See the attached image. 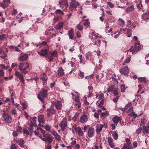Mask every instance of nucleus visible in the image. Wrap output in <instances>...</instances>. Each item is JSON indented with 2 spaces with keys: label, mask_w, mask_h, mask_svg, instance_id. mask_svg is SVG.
Listing matches in <instances>:
<instances>
[{
  "label": "nucleus",
  "mask_w": 149,
  "mask_h": 149,
  "mask_svg": "<svg viewBox=\"0 0 149 149\" xmlns=\"http://www.w3.org/2000/svg\"><path fill=\"white\" fill-rule=\"evenodd\" d=\"M29 65L30 64L28 62L20 63L18 65V68L22 73L26 74L27 72L25 70L29 67Z\"/></svg>",
  "instance_id": "obj_1"
},
{
  "label": "nucleus",
  "mask_w": 149,
  "mask_h": 149,
  "mask_svg": "<svg viewBox=\"0 0 149 149\" xmlns=\"http://www.w3.org/2000/svg\"><path fill=\"white\" fill-rule=\"evenodd\" d=\"M47 90L42 88V91L38 94V98L43 103L44 102L43 98L47 96Z\"/></svg>",
  "instance_id": "obj_2"
},
{
  "label": "nucleus",
  "mask_w": 149,
  "mask_h": 149,
  "mask_svg": "<svg viewBox=\"0 0 149 149\" xmlns=\"http://www.w3.org/2000/svg\"><path fill=\"white\" fill-rule=\"evenodd\" d=\"M141 47V46L140 45V43L139 42H137L135 43L134 45L132 46L129 50L133 54L135 53L136 52H137L139 51Z\"/></svg>",
  "instance_id": "obj_3"
},
{
  "label": "nucleus",
  "mask_w": 149,
  "mask_h": 149,
  "mask_svg": "<svg viewBox=\"0 0 149 149\" xmlns=\"http://www.w3.org/2000/svg\"><path fill=\"white\" fill-rule=\"evenodd\" d=\"M70 2V6L69 7V9L70 11H72L76 8L77 6L79 5V3L75 0H69Z\"/></svg>",
  "instance_id": "obj_4"
},
{
  "label": "nucleus",
  "mask_w": 149,
  "mask_h": 149,
  "mask_svg": "<svg viewBox=\"0 0 149 149\" xmlns=\"http://www.w3.org/2000/svg\"><path fill=\"white\" fill-rule=\"evenodd\" d=\"M43 137L44 138H42L41 136H39V137L41 139L44 141L48 143H52L53 140L50 134H47L46 135H44Z\"/></svg>",
  "instance_id": "obj_5"
},
{
  "label": "nucleus",
  "mask_w": 149,
  "mask_h": 149,
  "mask_svg": "<svg viewBox=\"0 0 149 149\" xmlns=\"http://www.w3.org/2000/svg\"><path fill=\"white\" fill-rule=\"evenodd\" d=\"M47 116L48 117L52 116L53 114H54L56 110L54 109L53 104L51 105L49 109L47 110Z\"/></svg>",
  "instance_id": "obj_6"
},
{
  "label": "nucleus",
  "mask_w": 149,
  "mask_h": 149,
  "mask_svg": "<svg viewBox=\"0 0 149 149\" xmlns=\"http://www.w3.org/2000/svg\"><path fill=\"white\" fill-rule=\"evenodd\" d=\"M3 116L5 122L8 123L11 122L12 121L11 117L10 116L7 114L4 111V113H3Z\"/></svg>",
  "instance_id": "obj_7"
},
{
  "label": "nucleus",
  "mask_w": 149,
  "mask_h": 149,
  "mask_svg": "<svg viewBox=\"0 0 149 149\" xmlns=\"http://www.w3.org/2000/svg\"><path fill=\"white\" fill-rule=\"evenodd\" d=\"M59 126L60 127L61 130L62 131H63L67 127V122L65 118H64L60 123Z\"/></svg>",
  "instance_id": "obj_8"
},
{
  "label": "nucleus",
  "mask_w": 149,
  "mask_h": 149,
  "mask_svg": "<svg viewBox=\"0 0 149 149\" xmlns=\"http://www.w3.org/2000/svg\"><path fill=\"white\" fill-rule=\"evenodd\" d=\"M49 53V51L46 49H42L38 52L40 56H45L46 57H47Z\"/></svg>",
  "instance_id": "obj_9"
},
{
  "label": "nucleus",
  "mask_w": 149,
  "mask_h": 149,
  "mask_svg": "<svg viewBox=\"0 0 149 149\" xmlns=\"http://www.w3.org/2000/svg\"><path fill=\"white\" fill-rule=\"evenodd\" d=\"M129 71L128 67L127 66H125L124 68L120 69L119 70V72L120 73L125 75L129 73Z\"/></svg>",
  "instance_id": "obj_10"
},
{
  "label": "nucleus",
  "mask_w": 149,
  "mask_h": 149,
  "mask_svg": "<svg viewBox=\"0 0 149 149\" xmlns=\"http://www.w3.org/2000/svg\"><path fill=\"white\" fill-rule=\"evenodd\" d=\"M15 75L19 78V79L23 84H24V80L22 74H20L19 72L17 71L15 72Z\"/></svg>",
  "instance_id": "obj_11"
},
{
  "label": "nucleus",
  "mask_w": 149,
  "mask_h": 149,
  "mask_svg": "<svg viewBox=\"0 0 149 149\" xmlns=\"http://www.w3.org/2000/svg\"><path fill=\"white\" fill-rule=\"evenodd\" d=\"M94 134V128L92 127H90L89 128L88 135L89 137H92Z\"/></svg>",
  "instance_id": "obj_12"
},
{
  "label": "nucleus",
  "mask_w": 149,
  "mask_h": 149,
  "mask_svg": "<svg viewBox=\"0 0 149 149\" xmlns=\"http://www.w3.org/2000/svg\"><path fill=\"white\" fill-rule=\"evenodd\" d=\"M59 4L60 5V7L62 6H66L65 8L67 9L68 6V2L66 0H61L59 1Z\"/></svg>",
  "instance_id": "obj_13"
},
{
  "label": "nucleus",
  "mask_w": 149,
  "mask_h": 149,
  "mask_svg": "<svg viewBox=\"0 0 149 149\" xmlns=\"http://www.w3.org/2000/svg\"><path fill=\"white\" fill-rule=\"evenodd\" d=\"M52 134L55 137L56 139L58 141H60L61 139L60 136L57 134V132L54 130L51 132Z\"/></svg>",
  "instance_id": "obj_14"
},
{
  "label": "nucleus",
  "mask_w": 149,
  "mask_h": 149,
  "mask_svg": "<svg viewBox=\"0 0 149 149\" xmlns=\"http://www.w3.org/2000/svg\"><path fill=\"white\" fill-rule=\"evenodd\" d=\"M55 107L58 110L61 109L62 107V104L61 102L60 101H58L54 103Z\"/></svg>",
  "instance_id": "obj_15"
},
{
  "label": "nucleus",
  "mask_w": 149,
  "mask_h": 149,
  "mask_svg": "<svg viewBox=\"0 0 149 149\" xmlns=\"http://www.w3.org/2000/svg\"><path fill=\"white\" fill-rule=\"evenodd\" d=\"M10 3V0H4L3 3L2 7L3 8H6L8 6Z\"/></svg>",
  "instance_id": "obj_16"
},
{
  "label": "nucleus",
  "mask_w": 149,
  "mask_h": 149,
  "mask_svg": "<svg viewBox=\"0 0 149 149\" xmlns=\"http://www.w3.org/2000/svg\"><path fill=\"white\" fill-rule=\"evenodd\" d=\"M57 74L59 77H60L64 74V70L61 67H60L58 69Z\"/></svg>",
  "instance_id": "obj_17"
},
{
  "label": "nucleus",
  "mask_w": 149,
  "mask_h": 149,
  "mask_svg": "<svg viewBox=\"0 0 149 149\" xmlns=\"http://www.w3.org/2000/svg\"><path fill=\"white\" fill-rule=\"evenodd\" d=\"M113 120V122L117 125V123L119 122L120 121L121 119L120 117H118L117 116H116L112 119Z\"/></svg>",
  "instance_id": "obj_18"
},
{
  "label": "nucleus",
  "mask_w": 149,
  "mask_h": 149,
  "mask_svg": "<svg viewBox=\"0 0 149 149\" xmlns=\"http://www.w3.org/2000/svg\"><path fill=\"white\" fill-rule=\"evenodd\" d=\"M149 130V125L146 126L145 125H144L143 127V132L144 134L148 133V131Z\"/></svg>",
  "instance_id": "obj_19"
},
{
  "label": "nucleus",
  "mask_w": 149,
  "mask_h": 149,
  "mask_svg": "<svg viewBox=\"0 0 149 149\" xmlns=\"http://www.w3.org/2000/svg\"><path fill=\"white\" fill-rule=\"evenodd\" d=\"M28 57L27 54H24L20 56L18 60L19 61H21L26 60Z\"/></svg>",
  "instance_id": "obj_20"
},
{
  "label": "nucleus",
  "mask_w": 149,
  "mask_h": 149,
  "mask_svg": "<svg viewBox=\"0 0 149 149\" xmlns=\"http://www.w3.org/2000/svg\"><path fill=\"white\" fill-rule=\"evenodd\" d=\"M75 130L76 132L78 133L79 135L81 136L83 135L84 134L81 128L79 127H77L75 128Z\"/></svg>",
  "instance_id": "obj_21"
},
{
  "label": "nucleus",
  "mask_w": 149,
  "mask_h": 149,
  "mask_svg": "<svg viewBox=\"0 0 149 149\" xmlns=\"http://www.w3.org/2000/svg\"><path fill=\"white\" fill-rule=\"evenodd\" d=\"M88 120L87 117L86 115H84L82 116L80 119V121L82 123H85Z\"/></svg>",
  "instance_id": "obj_22"
},
{
  "label": "nucleus",
  "mask_w": 149,
  "mask_h": 149,
  "mask_svg": "<svg viewBox=\"0 0 149 149\" xmlns=\"http://www.w3.org/2000/svg\"><path fill=\"white\" fill-rule=\"evenodd\" d=\"M68 35L69 38L70 39H73L74 38V32L73 29H71L68 31Z\"/></svg>",
  "instance_id": "obj_23"
},
{
  "label": "nucleus",
  "mask_w": 149,
  "mask_h": 149,
  "mask_svg": "<svg viewBox=\"0 0 149 149\" xmlns=\"http://www.w3.org/2000/svg\"><path fill=\"white\" fill-rule=\"evenodd\" d=\"M38 121L39 123H44L45 120L44 119V116L42 115L39 116L38 117Z\"/></svg>",
  "instance_id": "obj_24"
},
{
  "label": "nucleus",
  "mask_w": 149,
  "mask_h": 149,
  "mask_svg": "<svg viewBox=\"0 0 149 149\" xmlns=\"http://www.w3.org/2000/svg\"><path fill=\"white\" fill-rule=\"evenodd\" d=\"M47 57L49 59V61L51 62L53 60L54 56L51 53V52L49 51V53H48Z\"/></svg>",
  "instance_id": "obj_25"
},
{
  "label": "nucleus",
  "mask_w": 149,
  "mask_h": 149,
  "mask_svg": "<svg viewBox=\"0 0 149 149\" xmlns=\"http://www.w3.org/2000/svg\"><path fill=\"white\" fill-rule=\"evenodd\" d=\"M16 142L18 143L20 147L24 148V141L23 140H19L18 141H16Z\"/></svg>",
  "instance_id": "obj_26"
},
{
  "label": "nucleus",
  "mask_w": 149,
  "mask_h": 149,
  "mask_svg": "<svg viewBox=\"0 0 149 149\" xmlns=\"http://www.w3.org/2000/svg\"><path fill=\"white\" fill-rule=\"evenodd\" d=\"M103 127L102 125H100L97 126H96V132L97 133H99L101 132L102 130V128Z\"/></svg>",
  "instance_id": "obj_27"
},
{
  "label": "nucleus",
  "mask_w": 149,
  "mask_h": 149,
  "mask_svg": "<svg viewBox=\"0 0 149 149\" xmlns=\"http://www.w3.org/2000/svg\"><path fill=\"white\" fill-rule=\"evenodd\" d=\"M142 18L144 20H147V19H149V14L145 13H144L142 16Z\"/></svg>",
  "instance_id": "obj_28"
},
{
  "label": "nucleus",
  "mask_w": 149,
  "mask_h": 149,
  "mask_svg": "<svg viewBox=\"0 0 149 149\" xmlns=\"http://www.w3.org/2000/svg\"><path fill=\"white\" fill-rule=\"evenodd\" d=\"M139 82H144L146 83L147 81L146 80V77H139L138 78Z\"/></svg>",
  "instance_id": "obj_29"
},
{
  "label": "nucleus",
  "mask_w": 149,
  "mask_h": 149,
  "mask_svg": "<svg viewBox=\"0 0 149 149\" xmlns=\"http://www.w3.org/2000/svg\"><path fill=\"white\" fill-rule=\"evenodd\" d=\"M33 125H34L33 124H32L31 123V124L30 125V126L29 128V132L30 133V136H31L32 135L33 132Z\"/></svg>",
  "instance_id": "obj_30"
},
{
  "label": "nucleus",
  "mask_w": 149,
  "mask_h": 149,
  "mask_svg": "<svg viewBox=\"0 0 149 149\" xmlns=\"http://www.w3.org/2000/svg\"><path fill=\"white\" fill-rule=\"evenodd\" d=\"M63 27V23H60L57 25L56 26H55V28L56 29H60Z\"/></svg>",
  "instance_id": "obj_31"
},
{
  "label": "nucleus",
  "mask_w": 149,
  "mask_h": 149,
  "mask_svg": "<svg viewBox=\"0 0 149 149\" xmlns=\"http://www.w3.org/2000/svg\"><path fill=\"white\" fill-rule=\"evenodd\" d=\"M113 136V139L115 140H117L118 138V135L116 133L115 131H114L113 132L112 134Z\"/></svg>",
  "instance_id": "obj_32"
},
{
  "label": "nucleus",
  "mask_w": 149,
  "mask_h": 149,
  "mask_svg": "<svg viewBox=\"0 0 149 149\" xmlns=\"http://www.w3.org/2000/svg\"><path fill=\"white\" fill-rule=\"evenodd\" d=\"M132 145L125 144L122 149H131Z\"/></svg>",
  "instance_id": "obj_33"
},
{
  "label": "nucleus",
  "mask_w": 149,
  "mask_h": 149,
  "mask_svg": "<svg viewBox=\"0 0 149 149\" xmlns=\"http://www.w3.org/2000/svg\"><path fill=\"white\" fill-rule=\"evenodd\" d=\"M36 117L34 116L32 118V120L31 121V123L33 124L34 126L35 127H37V125L36 124Z\"/></svg>",
  "instance_id": "obj_34"
},
{
  "label": "nucleus",
  "mask_w": 149,
  "mask_h": 149,
  "mask_svg": "<svg viewBox=\"0 0 149 149\" xmlns=\"http://www.w3.org/2000/svg\"><path fill=\"white\" fill-rule=\"evenodd\" d=\"M137 7L139 10H142L143 12H144L145 10L143 9V6L141 4V3L138 4L137 5Z\"/></svg>",
  "instance_id": "obj_35"
},
{
  "label": "nucleus",
  "mask_w": 149,
  "mask_h": 149,
  "mask_svg": "<svg viewBox=\"0 0 149 149\" xmlns=\"http://www.w3.org/2000/svg\"><path fill=\"white\" fill-rule=\"evenodd\" d=\"M134 9V6H131L127 7L126 10L127 12H128L129 11H132Z\"/></svg>",
  "instance_id": "obj_36"
},
{
  "label": "nucleus",
  "mask_w": 149,
  "mask_h": 149,
  "mask_svg": "<svg viewBox=\"0 0 149 149\" xmlns=\"http://www.w3.org/2000/svg\"><path fill=\"white\" fill-rule=\"evenodd\" d=\"M112 92L115 95H117L118 94V92L116 88H113Z\"/></svg>",
  "instance_id": "obj_37"
},
{
  "label": "nucleus",
  "mask_w": 149,
  "mask_h": 149,
  "mask_svg": "<svg viewBox=\"0 0 149 149\" xmlns=\"http://www.w3.org/2000/svg\"><path fill=\"white\" fill-rule=\"evenodd\" d=\"M121 91L122 92H124L125 90V85H121Z\"/></svg>",
  "instance_id": "obj_38"
},
{
  "label": "nucleus",
  "mask_w": 149,
  "mask_h": 149,
  "mask_svg": "<svg viewBox=\"0 0 149 149\" xmlns=\"http://www.w3.org/2000/svg\"><path fill=\"white\" fill-rule=\"evenodd\" d=\"M81 22H80V23L77 26V29L79 30H81L82 29L83 26H82L81 24Z\"/></svg>",
  "instance_id": "obj_39"
},
{
  "label": "nucleus",
  "mask_w": 149,
  "mask_h": 149,
  "mask_svg": "<svg viewBox=\"0 0 149 149\" xmlns=\"http://www.w3.org/2000/svg\"><path fill=\"white\" fill-rule=\"evenodd\" d=\"M56 13L61 14L63 15L64 14L63 13L60 9H57L56 11Z\"/></svg>",
  "instance_id": "obj_40"
},
{
  "label": "nucleus",
  "mask_w": 149,
  "mask_h": 149,
  "mask_svg": "<svg viewBox=\"0 0 149 149\" xmlns=\"http://www.w3.org/2000/svg\"><path fill=\"white\" fill-rule=\"evenodd\" d=\"M51 53L54 57H56L58 54L56 50H54L53 52H51Z\"/></svg>",
  "instance_id": "obj_41"
},
{
  "label": "nucleus",
  "mask_w": 149,
  "mask_h": 149,
  "mask_svg": "<svg viewBox=\"0 0 149 149\" xmlns=\"http://www.w3.org/2000/svg\"><path fill=\"white\" fill-rule=\"evenodd\" d=\"M85 22L83 23V25L84 26H87L90 24V22H88V19L85 20Z\"/></svg>",
  "instance_id": "obj_42"
},
{
  "label": "nucleus",
  "mask_w": 149,
  "mask_h": 149,
  "mask_svg": "<svg viewBox=\"0 0 149 149\" xmlns=\"http://www.w3.org/2000/svg\"><path fill=\"white\" fill-rule=\"evenodd\" d=\"M142 130V128L141 127H139L137 129L136 131V133L138 134H140Z\"/></svg>",
  "instance_id": "obj_43"
},
{
  "label": "nucleus",
  "mask_w": 149,
  "mask_h": 149,
  "mask_svg": "<svg viewBox=\"0 0 149 149\" xmlns=\"http://www.w3.org/2000/svg\"><path fill=\"white\" fill-rule=\"evenodd\" d=\"M109 115V113L107 111L105 112H104L102 113L101 114V116L102 117H103L105 116H106Z\"/></svg>",
  "instance_id": "obj_44"
},
{
  "label": "nucleus",
  "mask_w": 149,
  "mask_h": 149,
  "mask_svg": "<svg viewBox=\"0 0 149 149\" xmlns=\"http://www.w3.org/2000/svg\"><path fill=\"white\" fill-rule=\"evenodd\" d=\"M119 97V95H117L116 96V97L114 98V99L113 100V101L115 103H116L118 101V98Z\"/></svg>",
  "instance_id": "obj_45"
},
{
  "label": "nucleus",
  "mask_w": 149,
  "mask_h": 149,
  "mask_svg": "<svg viewBox=\"0 0 149 149\" xmlns=\"http://www.w3.org/2000/svg\"><path fill=\"white\" fill-rule=\"evenodd\" d=\"M24 133L26 134V135H30V133L28 130L26 129H24L23 130Z\"/></svg>",
  "instance_id": "obj_46"
},
{
  "label": "nucleus",
  "mask_w": 149,
  "mask_h": 149,
  "mask_svg": "<svg viewBox=\"0 0 149 149\" xmlns=\"http://www.w3.org/2000/svg\"><path fill=\"white\" fill-rule=\"evenodd\" d=\"M37 130H39L43 134V136L44 135H46V134H45V131L43 130L41 128L38 127L37 128Z\"/></svg>",
  "instance_id": "obj_47"
},
{
  "label": "nucleus",
  "mask_w": 149,
  "mask_h": 149,
  "mask_svg": "<svg viewBox=\"0 0 149 149\" xmlns=\"http://www.w3.org/2000/svg\"><path fill=\"white\" fill-rule=\"evenodd\" d=\"M130 61V57L127 58L123 63V65H125V63H128Z\"/></svg>",
  "instance_id": "obj_48"
},
{
  "label": "nucleus",
  "mask_w": 149,
  "mask_h": 149,
  "mask_svg": "<svg viewBox=\"0 0 149 149\" xmlns=\"http://www.w3.org/2000/svg\"><path fill=\"white\" fill-rule=\"evenodd\" d=\"M45 129L47 131H50L51 127L48 125H46L45 126Z\"/></svg>",
  "instance_id": "obj_49"
},
{
  "label": "nucleus",
  "mask_w": 149,
  "mask_h": 149,
  "mask_svg": "<svg viewBox=\"0 0 149 149\" xmlns=\"http://www.w3.org/2000/svg\"><path fill=\"white\" fill-rule=\"evenodd\" d=\"M4 102L5 103H7L8 105H9L10 103V99L9 98H6L4 101Z\"/></svg>",
  "instance_id": "obj_50"
},
{
  "label": "nucleus",
  "mask_w": 149,
  "mask_h": 149,
  "mask_svg": "<svg viewBox=\"0 0 149 149\" xmlns=\"http://www.w3.org/2000/svg\"><path fill=\"white\" fill-rule=\"evenodd\" d=\"M37 130V129L36 130H35L34 131L35 134L37 136L39 137L40 136L39 135V132L38 130Z\"/></svg>",
  "instance_id": "obj_51"
},
{
  "label": "nucleus",
  "mask_w": 149,
  "mask_h": 149,
  "mask_svg": "<svg viewBox=\"0 0 149 149\" xmlns=\"http://www.w3.org/2000/svg\"><path fill=\"white\" fill-rule=\"evenodd\" d=\"M79 75L82 78L84 77V73L80 71L79 73Z\"/></svg>",
  "instance_id": "obj_52"
},
{
  "label": "nucleus",
  "mask_w": 149,
  "mask_h": 149,
  "mask_svg": "<svg viewBox=\"0 0 149 149\" xmlns=\"http://www.w3.org/2000/svg\"><path fill=\"white\" fill-rule=\"evenodd\" d=\"M107 4L111 8H113V7L114 5L113 4L111 3L110 2H108Z\"/></svg>",
  "instance_id": "obj_53"
},
{
  "label": "nucleus",
  "mask_w": 149,
  "mask_h": 149,
  "mask_svg": "<svg viewBox=\"0 0 149 149\" xmlns=\"http://www.w3.org/2000/svg\"><path fill=\"white\" fill-rule=\"evenodd\" d=\"M118 21L121 22V23L122 25H124L125 24V22L122 19L120 18H119L118 19Z\"/></svg>",
  "instance_id": "obj_54"
},
{
  "label": "nucleus",
  "mask_w": 149,
  "mask_h": 149,
  "mask_svg": "<svg viewBox=\"0 0 149 149\" xmlns=\"http://www.w3.org/2000/svg\"><path fill=\"white\" fill-rule=\"evenodd\" d=\"M130 116H134V118H135L137 116V115L134 112H132V113L130 114Z\"/></svg>",
  "instance_id": "obj_55"
},
{
  "label": "nucleus",
  "mask_w": 149,
  "mask_h": 149,
  "mask_svg": "<svg viewBox=\"0 0 149 149\" xmlns=\"http://www.w3.org/2000/svg\"><path fill=\"white\" fill-rule=\"evenodd\" d=\"M132 106V104L131 102H129L125 106V108L126 109H128L129 107H130Z\"/></svg>",
  "instance_id": "obj_56"
},
{
  "label": "nucleus",
  "mask_w": 149,
  "mask_h": 149,
  "mask_svg": "<svg viewBox=\"0 0 149 149\" xmlns=\"http://www.w3.org/2000/svg\"><path fill=\"white\" fill-rule=\"evenodd\" d=\"M126 143L125 144L132 145V144L130 143V139H127L126 140Z\"/></svg>",
  "instance_id": "obj_57"
},
{
  "label": "nucleus",
  "mask_w": 149,
  "mask_h": 149,
  "mask_svg": "<svg viewBox=\"0 0 149 149\" xmlns=\"http://www.w3.org/2000/svg\"><path fill=\"white\" fill-rule=\"evenodd\" d=\"M10 148L11 149H17L16 146L14 144H13L11 145Z\"/></svg>",
  "instance_id": "obj_58"
},
{
  "label": "nucleus",
  "mask_w": 149,
  "mask_h": 149,
  "mask_svg": "<svg viewBox=\"0 0 149 149\" xmlns=\"http://www.w3.org/2000/svg\"><path fill=\"white\" fill-rule=\"evenodd\" d=\"M93 75H89V76H86L85 77V78L86 79H92L93 78Z\"/></svg>",
  "instance_id": "obj_59"
},
{
  "label": "nucleus",
  "mask_w": 149,
  "mask_h": 149,
  "mask_svg": "<svg viewBox=\"0 0 149 149\" xmlns=\"http://www.w3.org/2000/svg\"><path fill=\"white\" fill-rule=\"evenodd\" d=\"M127 32L129 33L127 37H130L132 36V33H131V30L130 29H127Z\"/></svg>",
  "instance_id": "obj_60"
},
{
  "label": "nucleus",
  "mask_w": 149,
  "mask_h": 149,
  "mask_svg": "<svg viewBox=\"0 0 149 149\" xmlns=\"http://www.w3.org/2000/svg\"><path fill=\"white\" fill-rule=\"evenodd\" d=\"M40 79L42 80L44 82H45L47 80V78L45 77H42L40 78Z\"/></svg>",
  "instance_id": "obj_61"
},
{
  "label": "nucleus",
  "mask_w": 149,
  "mask_h": 149,
  "mask_svg": "<svg viewBox=\"0 0 149 149\" xmlns=\"http://www.w3.org/2000/svg\"><path fill=\"white\" fill-rule=\"evenodd\" d=\"M5 37V35L4 34L0 35V41L3 39Z\"/></svg>",
  "instance_id": "obj_62"
},
{
  "label": "nucleus",
  "mask_w": 149,
  "mask_h": 149,
  "mask_svg": "<svg viewBox=\"0 0 149 149\" xmlns=\"http://www.w3.org/2000/svg\"><path fill=\"white\" fill-rule=\"evenodd\" d=\"M17 13L16 10L14 9L12 13V15H14Z\"/></svg>",
  "instance_id": "obj_63"
},
{
  "label": "nucleus",
  "mask_w": 149,
  "mask_h": 149,
  "mask_svg": "<svg viewBox=\"0 0 149 149\" xmlns=\"http://www.w3.org/2000/svg\"><path fill=\"white\" fill-rule=\"evenodd\" d=\"M113 87L112 86H111L109 88H108L107 89V91L109 92L110 91L112 92L113 91Z\"/></svg>",
  "instance_id": "obj_64"
}]
</instances>
